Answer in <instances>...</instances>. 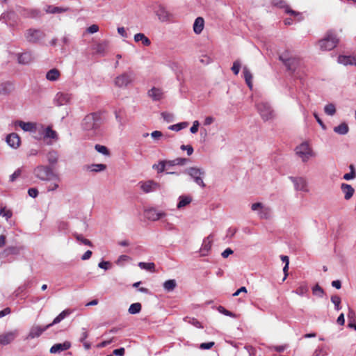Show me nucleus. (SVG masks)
I'll use <instances>...</instances> for the list:
<instances>
[{"label": "nucleus", "instance_id": "47", "mask_svg": "<svg viewBox=\"0 0 356 356\" xmlns=\"http://www.w3.org/2000/svg\"><path fill=\"white\" fill-rule=\"evenodd\" d=\"M184 320L188 322L189 323L193 325L196 327H198V328L202 327L201 323L199 321H197L196 318L186 317L184 318Z\"/></svg>", "mask_w": 356, "mask_h": 356}, {"label": "nucleus", "instance_id": "62", "mask_svg": "<svg viewBox=\"0 0 356 356\" xmlns=\"http://www.w3.org/2000/svg\"><path fill=\"white\" fill-rule=\"evenodd\" d=\"M28 194L31 197H36L38 195V191L35 188H31L28 190Z\"/></svg>", "mask_w": 356, "mask_h": 356}, {"label": "nucleus", "instance_id": "46", "mask_svg": "<svg viewBox=\"0 0 356 356\" xmlns=\"http://www.w3.org/2000/svg\"><path fill=\"white\" fill-rule=\"evenodd\" d=\"M331 301L334 305L335 309L339 311L341 309L340 303H341V298L339 296H332L331 297Z\"/></svg>", "mask_w": 356, "mask_h": 356}, {"label": "nucleus", "instance_id": "26", "mask_svg": "<svg viewBox=\"0 0 356 356\" xmlns=\"http://www.w3.org/2000/svg\"><path fill=\"white\" fill-rule=\"evenodd\" d=\"M60 73L58 70L54 68L50 70L46 74L47 80L51 81H56L59 79Z\"/></svg>", "mask_w": 356, "mask_h": 356}, {"label": "nucleus", "instance_id": "27", "mask_svg": "<svg viewBox=\"0 0 356 356\" xmlns=\"http://www.w3.org/2000/svg\"><path fill=\"white\" fill-rule=\"evenodd\" d=\"M72 313V311L69 309L63 310L61 313H60L51 323L52 325L60 323L64 318H65L67 316H69Z\"/></svg>", "mask_w": 356, "mask_h": 356}, {"label": "nucleus", "instance_id": "14", "mask_svg": "<svg viewBox=\"0 0 356 356\" xmlns=\"http://www.w3.org/2000/svg\"><path fill=\"white\" fill-rule=\"evenodd\" d=\"M132 81L131 76L128 74H122L115 79V85L118 87H124Z\"/></svg>", "mask_w": 356, "mask_h": 356}, {"label": "nucleus", "instance_id": "5", "mask_svg": "<svg viewBox=\"0 0 356 356\" xmlns=\"http://www.w3.org/2000/svg\"><path fill=\"white\" fill-rule=\"evenodd\" d=\"M257 108L261 118L264 121L271 120L275 116L273 110L271 108L270 106L266 102H261L257 103Z\"/></svg>", "mask_w": 356, "mask_h": 356}, {"label": "nucleus", "instance_id": "13", "mask_svg": "<svg viewBox=\"0 0 356 356\" xmlns=\"http://www.w3.org/2000/svg\"><path fill=\"white\" fill-rule=\"evenodd\" d=\"M52 326V324H48L44 327L39 325L33 326L29 333L28 338L34 339L40 337L45 330Z\"/></svg>", "mask_w": 356, "mask_h": 356}, {"label": "nucleus", "instance_id": "32", "mask_svg": "<svg viewBox=\"0 0 356 356\" xmlns=\"http://www.w3.org/2000/svg\"><path fill=\"white\" fill-rule=\"evenodd\" d=\"M74 237L80 243H83L85 245L92 246V244L90 241L87 238H85L83 235L74 233L73 234Z\"/></svg>", "mask_w": 356, "mask_h": 356}, {"label": "nucleus", "instance_id": "57", "mask_svg": "<svg viewBox=\"0 0 356 356\" xmlns=\"http://www.w3.org/2000/svg\"><path fill=\"white\" fill-rule=\"evenodd\" d=\"M347 316L350 321L355 322V312L351 308L348 309Z\"/></svg>", "mask_w": 356, "mask_h": 356}, {"label": "nucleus", "instance_id": "54", "mask_svg": "<svg viewBox=\"0 0 356 356\" xmlns=\"http://www.w3.org/2000/svg\"><path fill=\"white\" fill-rule=\"evenodd\" d=\"M175 165H184L188 162V159L185 158H177L172 161Z\"/></svg>", "mask_w": 356, "mask_h": 356}, {"label": "nucleus", "instance_id": "4", "mask_svg": "<svg viewBox=\"0 0 356 356\" xmlns=\"http://www.w3.org/2000/svg\"><path fill=\"white\" fill-rule=\"evenodd\" d=\"M99 115L95 113L87 115L81 123L83 129L90 131L96 129L99 126Z\"/></svg>", "mask_w": 356, "mask_h": 356}, {"label": "nucleus", "instance_id": "43", "mask_svg": "<svg viewBox=\"0 0 356 356\" xmlns=\"http://www.w3.org/2000/svg\"><path fill=\"white\" fill-rule=\"evenodd\" d=\"M152 168L157 170L159 173L163 172L166 168L165 161H160L158 164H154Z\"/></svg>", "mask_w": 356, "mask_h": 356}, {"label": "nucleus", "instance_id": "24", "mask_svg": "<svg viewBox=\"0 0 356 356\" xmlns=\"http://www.w3.org/2000/svg\"><path fill=\"white\" fill-rule=\"evenodd\" d=\"M134 41L136 42H142L143 44L146 47H149L151 44L150 40L141 33L135 34Z\"/></svg>", "mask_w": 356, "mask_h": 356}, {"label": "nucleus", "instance_id": "7", "mask_svg": "<svg viewBox=\"0 0 356 356\" xmlns=\"http://www.w3.org/2000/svg\"><path fill=\"white\" fill-rule=\"evenodd\" d=\"M45 34L40 29H29L25 33V38L29 42L36 43L43 38Z\"/></svg>", "mask_w": 356, "mask_h": 356}, {"label": "nucleus", "instance_id": "3", "mask_svg": "<svg viewBox=\"0 0 356 356\" xmlns=\"http://www.w3.org/2000/svg\"><path fill=\"white\" fill-rule=\"evenodd\" d=\"M339 39L332 32L327 33L325 37L319 41V46L321 50L330 51L338 44Z\"/></svg>", "mask_w": 356, "mask_h": 356}, {"label": "nucleus", "instance_id": "19", "mask_svg": "<svg viewBox=\"0 0 356 356\" xmlns=\"http://www.w3.org/2000/svg\"><path fill=\"white\" fill-rule=\"evenodd\" d=\"M71 99V95L68 93L64 92H58L56 96V101L58 103V105L62 106L67 104L70 102Z\"/></svg>", "mask_w": 356, "mask_h": 356}, {"label": "nucleus", "instance_id": "63", "mask_svg": "<svg viewBox=\"0 0 356 356\" xmlns=\"http://www.w3.org/2000/svg\"><path fill=\"white\" fill-rule=\"evenodd\" d=\"M199 125H200V124H199V122H198V121H197V120L194 121V122H193V126H192V127H191V129H190L191 132L192 134H195V133H197V131H198Z\"/></svg>", "mask_w": 356, "mask_h": 356}, {"label": "nucleus", "instance_id": "2", "mask_svg": "<svg viewBox=\"0 0 356 356\" xmlns=\"http://www.w3.org/2000/svg\"><path fill=\"white\" fill-rule=\"evenodd\" d=\"M33 173L38 179L42 181L56 179L58 182L60 181V178L58 175L54 173L53 169L47 165H38L34 168Z\"/></svg>", "mask_w": 356, "mask_h": 356}, {"label": "nucleus", "instance_id": "41", "mask_svg": "<svg viewBox=\"0 0 356 356\" xmlns=\"http://www.w3.org/2000/svg\"><path fill=\"white\" fill-rule=\"evenodd\" d=\"M213 241V236L209 235L206 239L204 240L202 243V248L204 250H209L211 247V243Z\"/></svg>", "mask_w": 356, "mask_h": 356}, {"label": "nucleus", "instance_id": "25", "mask_svg": "<svg viewBox=\"0 0 356 356\" xmlns=\"http://www.w3.org/2000/svg\"><path fill=\"white\" fill-rule=\"evenodd\" d=\"M15 124L19 126L25 131H32L35 130V125L32 122H24L23 121H17Z\"/></svg>", "mask_w": 356, "mask_h": 356}, {"label": "nucleus", "instance_id": "22", "mask_svg": "<svg viewBox=\"0 0 356 356\" xmlns=\"http://www.w3.org/2000/svg\"><path fill=\"white\" fill-rule=\"evenodd\" d=\"M204 26V20L202 17H198L195 19L193 24V31L196 34H200L203 31Z\"/></svg>", "mask_w": 356, "mask_h": 356}, {"label": "nucleus", "instance_id": "17", "mask_svg": "<svg viewBox=\"0 0 356 356\" xmlns=\"http://www.w3.org/2000/svg\"><path fill=\"white\" fill-rule=\"evenodd\" d=\"M337 61L339 63L343 65H355L356 66V56H343L340 55L338 57Z\"/></svg>", "mask_w": 356, "mask_h": 356}, {"label": "nucleus", "instance_id": "1", "mask_svg": "<svg viewBox=\"0 0 356 356\" xmlns=\"http://www.w3.org/2000/svg\"><path fill=\"white\" fill-rule=\"evenodd\" d=\"M279 59L284 63L288 70L295 72L303 66V63L299 57L292 56L289 50L282 53Z\"/></svg>", "mask_w": 356, "mask_h": 356}, {"label": "nucleus", "instance_id": "56", "mask_svg": "<svg viewBox=\"0 0 356 356\" xmlns=\"http://www.w3.org/2000/svg\"><path fill=\"white\" fill-rule=\"evenodd\" d=\"M215 345L213 341L207 342V343H202L200 345V348L202 350L210 349Z\"/></svg>", "mask_w": 356, "mask_h": 356}, {"label": "nucleus", "instance_id": "58", "mask_svg": "<svg viewBox=\"0 0 356 356\" xmlns=\"http://www.w3.org/2000/svg\"><path fill=\"white\" fill-rule=\"evenodd\" d=\"M245 348L248 352L249 356H256L257 350H256V349L253 346H245Z\"/></svg>", "mask_w": 356, "mask_h": 356}, {"label": "nucleus", "instance_id": "39", "mask_svg": "<svg viewBox=\"0 0 356 356\" xmlns=\"http://www.w3.org/2000/svg\"><path fill=\"white\" fill-rule=\"evenodd\" d=\"M188 125V122H180V123L176 124L171 125L168 128L170 130L179 131L187 127Z\"/></svg>", "mask_w": 356, "mask_h": 356}, {"label": "nucleus", "instance_id": "29", "mask_svg": "<svg viewBox=\"0 0 356 356\" xmlns=\"http://www.w3.org/2000/svg\"><path fill=\"white\" fill-rule=\"evenodd\" d=\"M32 60V56L30 53L25 52L20 54L18 57V61L22 64H28Z\"/></svg>", "mask_w": 356, "mask_h": 356}, {"label": "nucleus", "instance_id": "21", "mask_svg": "<svg viewBox=\"0 0 356 356\" xmlns=\"http://www.w3.org/2000/svg\"><path fill=\"white\" fill-rule=\"evenodd\" d=\"M148 95L154 101H159L163 97L162 90L154 87L148 91Z\"/></svg>", "mask_w": 356, "mask_h": 356}, {"label": "nucleus", "instance_id": "18", "mask_svg": "<svg viewBox=\"0 0 356 356\" xmlns=\"http://www.w3.org/2000/svg\"><path fill=\"white\" fill-rule=\"evenodd\" d=\"M292 181L294 183L295 188L296 190L306 192L308 191L307 181L304 178H293Z\"/></svg>", "mask_w": 356, "mask_h": 356}, {"label": "nucleus", "instance_id": "20", "mask_svg": "<svg viewBox=\"0 0 356 356\" xmlns=\"http://www.w3.org/2000/svg\"><path fill=\"white\" fill-rule=\"evenodd\" d=\"M341 189L344 194V198L347 200H350L355 193V189L348 184H341Z\"/></svg>", "mask_w": 356, "mask_h": 356}, {"label": "nucleus", "instance_id": "34", "mask_svg": "<svg viewBox=\"0 0 356 356\" xmlns=\"http://www.w3.org/2000/svg\"><path fill=\"white\" fill-rule=\"evenodd\" d=\"M67 10V8H63L60 7H55L52 6H48L46 12L47 13H60Z\"/></svg>", "mask_w": 356, "mask_h": 356}, {"label": "nucleus", "instance_id": "15", "mask_svg": "<svg viewBox=\"0 0 356 356\" xmlns=\"http://www.w3.org/2000/svg\"><path fill=\"white\" fill-rule=\"evenodd\" d=\"M6 143L11 147L17 148L21 144V139L16 133H12L7 136Z\"/></svg>", "mask_w": 356, "mask_h": 356}, {"label": "nucleus", "instance_id": "10", "mask_svg": "<svg viewBox=\"0 0 356 356\" xmlns=\"http://www.w3.org/2000/svg\"><path fill=\"white\" fill-rule=\"evenodd\" d=\"M155 13L161 22H168L170 19L171 13L162 5H158Z\"/></svg>", "mask_w": 356, "mask_h": 356}, {"label": "nucleus", "instance_id": "40", "mask_svg": "<svg viewBox=\"0 0 356 356\" xmlns=\"http://www.w3.org/2000/svg\"><path fill=\"white\" fill-rule=\"evenodd\" d=\"M11 89V85L9 83H2L0 84V95L8 94Z\"/></svg>", "mask_w": 356, "mask_h": 356}, {"label": "nucleus", "instance_id": "51", "mask_svg": "<svg viewBox=\"0 0 356 356\" xmlns=\"http://www.w3.org/2000/svg\"><path fill=\"white\" fill-rule=\"evenodd\" d=\"M270 210L269 208H263L259 213L260 218L267 219L270 217Z\"/></svg>", "mask_w": 356, "mask_h": 356}, {"label": "nucleus", "instance_id": "50", "mask_svg": "<svg viewBox=\"0 0 356 356\" xmlns=\"http://www.w3.org/2000/svg\"><path fill=\"white\" fill-rule=\"evenodd\" d=\"M241 65V62L238 60H236L233 63L232 70L235 75H237L239 73Z\"/></svg>", "mask_w": 356, "mask_h": 356}, {"label": "nucleus", "instance_id": "55", "mask_svg": "<svg viewBox=\"0 0 356 356\" xmlns=\"http://www.w3.org/2000/svg\"><path fill=\"white\" fill-rule=\"evenodd\" d=\"M308 291V288L306 285H301L296 289V293L302 296Z\"/></svg>", "mask_w": 356, "mask_h": 356}, {"label": "nucleus", "instance_id": "60", "mask_svg": "<svg viewBox=\"0 0 356 356\" xmlns=\"http://www.w3.org/2000/svg\"><path fill=\"white\" fill-rule=\"evenodd\" d=\"M181 149L182 150H185L186 149L187 151V154L188 156L191 155L193 154V147L191 145H182L181 146Z\"/></svg>", "mask_w": 356, "mask_h": 356}, {"label": "nucleus", "instance_id": "11", "mask_svg": "<svg viewBox=\"0 0 356 356\" xmlns=\"http://www.w3.org/2000/svg\"><path fill=\"white\" fill-rule=\"evenodd\" d=\"M188 174L194 179V181L197 184L202 187L205 186L202 177V176L204 175V172L201 171L200 169L196 168H191L188 169Z\"/></svg>", "mask_w": 356, "mask_h": 356}, {"label": "nucleus", "instance_id": "6", "mask_svg": "<svg viewBox=\"0 0 356 356\" xmlns=\"http://www.w3.org/2000/svg\"><path fill=\"white\" fill-rule=\"evenodd\" d=\"M296 151L303 162L307 161L310 157L314 156L309 143L307 142H304L298 146Z\"/></svg>", "mask_w": 356, "mask_h": 356}, {"label": "nucleus", "instance_id": "31", "mask_svg": "<svg viewBox=\"0 0 356 356\" xmlns=\"http://www.w3.org/2000/svg\"><path fill=\"white\" fill-rule=\"evenodd\" d=\"M138 266L141 269L147 270L150 272H155V264L152 262H149V263L139 262Z\"/></svg>", "mask_w": 356, "mask_h": 356}, {"label": "nucleus", "instance_id": "28", "mask_svg": "<svg viewBox=\"0 0 356 356\" xmlns=\"http://www.w3.org/2000/svg\"><path fill=\"white\" fill-rule=\"evenodd\" d=\"M348 126L345 122H343L334 128V132L341 135L346 134L348 132Z\"/></svg>", "mask_w": 356, "mask_h": 356}, {"label": "nucleus", "instance_id": "49", "mask_svg": "<svg viewBox=\"0 0 356 356\" xmlns=\"http://www.w3.org/2000/svg\"><path fill=\"white\" fill-rule=\"evenodd\" d=\"M45 136L47 138H56L57 137V134L50 127H48L45 129Z\"/></svg>", "mask_w": 356, "mask_h": 356}, {"label": "nucleus", "instance_id": "53", "mask_svg": "<svg viewBox=\"0 0 356 356\" xmlns=\"http://www.w3.org/2000/svg\"><path fill=\"white\" fill-rule=\"evenodd\" d=\"M323 292V289L318 284H316L313 288V293L314 295L322 296Z\"/></svg>", "mask_w": 356, "mask_h": 356}, {"label": "nucleus", "instance_id": "61", "mask_svg": "<svg viewBox=\"0 0 356 356\" xmlns=\"http://www.w3.org/2000/svg\"><path fill=\"white\" fill-rule=\"evenodd\" d=\"M99 31V26L97 24H92L87 29L88 33H95Z\"/></svg>", "mask_w": 356, "mask_h": 356}, {"label": "nucleus", "instance_id": "42", "mask_svg": "<svg viewBox=\"0 0 356 356\" xmlns=\"http://www.w3.org/2000/svg\"><path fill=\"white\" fill-rule=\"evenodd\" d=\"M47 160L49 163L54 165L58 161V155L56 152H50L47 154Z\"/></svg>", "mask_w": 356, "mask_h": 356}, {"label": "nucleus", "instance_id": "35", "mask_svg": "<svg viewBox=\"0 0 356 356\" xmlns=\"http://www.w3.org/2000/svg\"><path fill=\"white\" fill-rule=\"evenodd\" d=\"M176 286H177V284H176V282L175 280H167L163 284V287H164L165 290H166L168 291H173L175 289V288L176 287Z\"/></svg>", "mask_w": 356, "mask_h": 356}, {"label": "nucleus", "instance_id": "30", "mask_svg": "<svg viewBox=\"0 0 356 356\" xmlns=\"http://www.w3.org/2000/svg\"><path fill=\"white\" fill-rule=\"evenodd\" d=\"M142 305L140 302L133 303L129 306L128 312L131 314H136L141 311Z\"/></svg>", "mask_w": 356, "mask_h": 356}, {"label": "nucleus", "instance_id": "38", "mask_svg": "<svg viewBox=\"0 0 356 356\" xmlns=\"http://www.w3.org/2000/svg\"><path fill=\"white\" fill-rule=\"evenodd\" d=\"M108 47V44L106 42H103L102 43L97 44L94 49L95 50V52L97 54H104Z\"/></svg>", "mask_w": 356, "mask_h": 356}, {"label": "nucleus", "instance_id": "36", "mask_svg": "<svg viewBox=\"0 0 356 356\" xmlns=\"http://www.w3.org/2000/svg\"><path fill=\"white\" fill-rule=\"evenodd\" d=\"M191 198L186 196H181L179 197V201L177 204V208L181 209L186 205H188L191 202Z\"/></svg>", "mask_w": 356, "mask_h": 356}, {"label": "nucleus", "instance_id": "33", "mask_svg": "<svg viewBox=\"0 0 356 356\" xmlns=\"http://www.w3.org/2000/svg\"><path fill=\"white\" fill-rule=\"evenodd\" d=\"M88 168L91 172H97L104 171V170H106V165L105 164H102V163H100V164H92V165H89L88 167Z\"/></svg>", "mask_w": 356, "mask_h": 356}, {"label": "nucleus", "instance_id": "59", "mask_svg": "<svg viewBox=\"0 0 356 356\" xmlns=\"http://www.w3.org/2000/svg\"><path fill=\"white\" fill-rule=\"evenodd\" d=\"M22 174V170L17 169L15 170L13 174L10 175V180L11 181H14L17 178H18Z\"/></svg>", "mask_w": 356, "mask_h": 356}, {"label": "nucleus", "instance_id": "12", "mask_svg": "<svg viewBox=\"0 0 356 356\" xmlns=\"http://www.w3.org/2000/svg\"><path fill=\"white\" fill-rule=\"evenodd\" d=\"M145 216L148 220L155 221L165 216V213L159 211L154 208H149L145 211Z\"/></svg>", "mask_w": 356, "mask_h": 356}, {"label": "nucleus", "instance_id": "45", "mask_svg": "<svg viewBox=\"0 0 356 356\" xmlns=\"http://www.w3.org/2000/svg\"><path fill=\"white\" fill-rule=\"evenodd\" d=\"M0 216L5 217L6 220H8L12 217L13 213L10 209H7L6 207H1Z\"/></svg>", "mask_w": 356, "mask_h": 356}, {"label": "nucleus", "instance_id": "64", "mask_svg": "<svg viewBox=\"0 0 356 356\" xmlns=\"http://www.w3.org/2000/svg\"><path fill=\"white\" fill-rule=\"evenodd\" d=\"M125 353V350L124 348H120L118 349H115L113 350V354L118 356H124Z\"/></svg>", "mask_w": 356, "mask_h": 356}, {"label": "nucleus", "instance_id": "52", "mask_svg": "<svg viewBox=\"0 0 356 356\" xmlns=\"http://www.w3.org/2000/svg\"><path fill=\"white\" fill-rule=\"evenodd\" d=\"M218 311L223 314L225 316H230V317H233V318H235L236 317V315L234 314H233L232 312H231L230 311L226 309L225 308H224L222 306H220L218 307Z\"/></svg>", "mask_w": 356, "mask_h": 356}, {"label": "nucleus", "instance_id": "9", "mask_svg": "<svg viewBox=\"0 0 356 356\" xmlns=\"http://www.w3.org/2000/svg\"><path fill=\"white\" fill-rule=\"evenodd\" d=\"M139 185L141 190L145 193L156 191L160 188V184L153 180L140 181Z\"/></svg>", "mask_w": 356, "mask_h": 356}, {"label": "nucleus", "instance_id": "44", "mask_svg": "<svg viewBox=\"0 0 356 356\" xmlns=\"http://www.w3.org/2000/svg\"><path fill=\"white\" fill-rule=\"evenodd\" d=\"M325 113L329 115H333L336 113L335 106L333 104H328L324 108Z\"/></svg>", "mask_w": 356, "mask_h": 356}, {"label": "nucleus", "instance_id": "37", "mask_svg": "<svg viewBox=\"0 0 356 356\" xmlns=\"http://www.w3.org/2000/svg\"><path fill=\"white\" fill-rule=\"evenodd\" d=\"M40 10L38 9H26L24 10V15L27 17H37L40 16Z\"/></svg>", "mask_w": 356, "mask_h": 356}, {"label": "nucleus", "instance_id": "48", "mask_svg": "<svg viewBox=\"0 0 356 356\" xmlns=\"http://www.w3.org/2000/svg\"><path fill=\"white\" fill-rule=\"evenodd\" d=\"M95 149L99 153H102L104 155H108L109 154V151L108 149V148L106 147V146H104V145H96L95 146Z\"/></svg>", "mask_w": 356, "mask_h": 356}, {"label": "nucleus", "instance_id": "23", "mask_svg": "<svg viewBox=\"0 0 356 356\" xmlns=\"http://www.w3.org/2000/svg\"><path fill=\"white\" fill-rule=\"evenodd\" d=\"M243 76H244V79H245L246 84L248 85V86L249 87L250 89H252V86H253V85H252L253 76H252L251 72L246 66H244L243 69Z\"/></svg>", "mask_w": 356, "mask_h": 356}, {"label": "nucleus", "instance_id": "8", "mask_svg": "<svg viewBox=\"0 0 356 356\" xmlns=\"http://www.w3.org/2000/svg\"><path fill=\"white\" fill-rule=\"evenodd\" d=\"M18 335L17 330L3 332L0 334V344L3 346L8 345L13 342Z\"/></svg>", "mask_w": 356, "mask_h": 356}, {"label": "nucleus", "instance_id": "16", "mask_svg": "<svg viewBox=\"0 0 356 356\" xmlns=\"http://www.w3.org/2000/svg\"><path fill=\"white\" fill-rule=\"evenodd\" d=\"M71 347L69 341H65L63 343H56L50 348V353L52 354L60 353L62 351L67 350Z\"/></svg>", "mask_w": 356, "mask_h": 356}]
</instances>
